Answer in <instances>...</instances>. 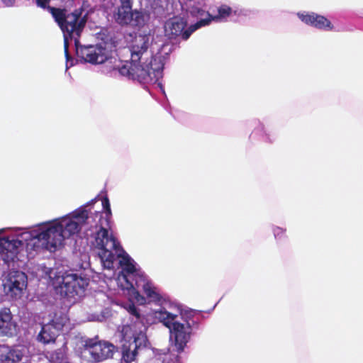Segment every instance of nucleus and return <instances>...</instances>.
<instances>
[{
    "label": "nucleus",
    "mask_w": 363,
    "mask_h": 363,
    "mask_svg": "<svg viewBox=\"0 0 363 363\" xmlns=\"http://www.w3.org/2000/svg\"><path fill=\"white\" fill-rule=\"evenodd\" d=\"M74 47L77 56L86 62L97 65L109 60V51L101 44L82 45L79 42Z\"/></svg>",
    "instance_id": "9b49d317"
},
{
    "label": "nucleus",
    "mask_w": 363,
    "mask_h": 363,
    "mask_svg": "<svg viewBox=\"0 0 363 363\" xmlns=\"http://www.w3.org/2000/svg\"><path fill=\"white\" fill-rule=\"evenodd\" d=\"M297 16L303 23L318 30L330 31L334 28L329 19L314 12L301 11L297 13Z\"/></svg>",
    "instance_id": "ddd939ff"
},
{
    "label": "nucleus",
    "mask_w": 363,
    "mask_h": 363,
    "mask_svg": "<svg viewBox=\"0 0 363 363\" xmlns=\"http://www.w3.org/2000/svg\"><path fill=\"white\" fill-rule=\"evenodd\" d=\"M101 204L104 211L89 212L88 203L65 216L40 223L30 230L21 228L0 229V253L4 262H14L23 246L27 250L41 247L55 252L66 239L73 238L84 227L86 236L94 239L91 242L98 250L103 268L111 272L121 267L115 279L116 284L121 289L133 287L130 279H133L135 262L109 233L112 213L108 199L103 198Z\"/></svg>",
    "instance_id": "f257e3e1"
},
{
    "label": "nucleus",
    "mask_w": 363,
    "mask_h": 363,
    "mask_svg": "<svg viewBox=\"0 0 363 363\" xmlns=\"http://www.w3.org/2000/svg\"><path fill=\"white\" fill-rule=\"evenodd\" d=\"M4 289L17 296L26 288L27 277L25 273L19 271H13L9 274L4 284Z\"/></svg>",
    "instance_id": "4468645a"
},
{
    "label": "nucleus",
    "mask_w": 363,
    "mask_h": 363,
    "mask_svg": "<svg viewBox=\"0 0 363 363\" xmlns=\"http://www.w3.org/2000/svg\"><path fill=\"white\" fill-rule=\"evenodd\" d=\"M124 308L129 313L130 323L122 327V359L127 363L135 361L138 350L146 346L147 338L143 317L132 302L126 303Z\"/></svg>",
    "instance_id": "20e7f679"
},
{
    "label": "nucleus",
    "mask_w": 363,
    "mask_h": 363,
    "mask_svg": "<svg viewBox=\"0 0 363 363\" xmlns=\"http://www.w3.org/2000/svg\"><path fill=\"white\" fill-rule=\"evenodd\" d=\"M207 23L206 20H199L196 23L184 29L186 21L182 18L174 16L164 23V34L169 39L180 37L182 40H186L195 30L206 26Z\"/></svg>",
    "instance_id": "1a4fd4ad"
},
{
    "label": "nucleus",
    "mask_w": 363,
    "mask_h": 363,
    "mask_svg": "<svg viewBox=\"0 0 363 363\" xmlns=\"http://www.w3.org/2000/svg\"><path fill=\"white\" fill-rule=\"evenodd\" d=\"M272 231L277 242H281L287 238L286 229L278 225H272Z\"/></svg>",
    "instance_id": "6ab92c4d"
},
{
    "label": "nucleus",
    "mask_w": 363,
    "mask_h": 363,
    "mask_svg": "<svg viewBox=\"0 0 363 363\" xmlns=\"http://www.w3.org/2000/svg\"><path fill=\"white\" fill-rule=\"evenodd\" d=\"M133 279L130 281L133 286L122 290H135L141 289L147 296L150 302L159 306L152 311L155 320L169 329V342L172 350L164 354L162 363H181L179 354L184 351L190 341L195 321L189 315L185 316L182 312L180 306L163 296L160 289L156 287L149 278L136 267L133 273Z\"/></svg>",
    "instance_id": "f03ea898"
},
{
    "label": "nucleus",
    "mask_w": 363,
    "mask_h": 363,
    "mask_svg": "<svg viewBox=\"0 0 363 363\" xmlns=\"http://www.w3.org/2000/svg\"><path fill=\"white\" fill-rule=\"evenodd\" d=\"M16 333V323L9 308L0 309V337H12Z\"/></svg>",
    "instance_id": "2eb2a0df"
},
{
    "label": "nucleus",
    "mask_w": 363,
    "mask_h": 363,
    "mask_svg": "<svg viewBox=\"0 0 363 363\" xmlns=\"http://www.w3.org/2000/svg\"><path fill=\"white\" fill-rule=\"evenodd\" d=\"M64 354L61 350H59L54 353L50 354L51 361L54 363H60V361L63 359Z\"/></svg>",
    "instance_id": "412c9836"
},
{
    "label": "nucleus",
    "mask_w": 363,
    "mask_h": 363,
    "mask_svg": "<svg viewBox=\"0 0 363 363\" xmlns=\"http://www.w3.org/2000/svg\"><path fill=\"white\" fill-rule=\"evenodd\" d=\"M23 357L22 350L4 345L0 347V363H20Z\"/></svg>",
    "instance_id": "dca6fc26"
},
{
    "label": "nucleus",
    "mask_w": 363,
    "mask_h": 363,
    "mask_svg": "<svg viewBox=\"0 0 363 363\" xmlns=\"http://www.w3.org/2000/svg\"><path fill=\"white\" fill-rule=\"evenodd\" d=\"M50 1V0H35V3L38 7H40L43 9H47L48 11V8L50 7L48 6Z\"/></svg>",
    "instance_id": "4be33fe9"
},
{
    "label": "nucleus",
    "mask_w": 363,
    "mask_h": 363,
    "mask_svg": "<svg viewBox=\"0 0 363 363\" xmlns=\"http://www.w3.org/2000/svg\"><path fill=\"white\" fill-rule=\"evenodd\" d=\"M173 45L168 43H158L154 36L139 33L128 48L130 60L118 66L119 74L140 83H156L163 77V69Z\"/></svg>",
    "instance_id": "7ed1b4c3"
},
{
    "label": "nucleus",
    "mask_w": 363,
    "mask_h": 363,
    "mask_svg": "<svg viewBox=\"0 0 363 363\" xmlns=\"http://www.w3.org/2000/svg\"><path fill=\"white\" fill-rule=\"evenodd\" d=\"M43 272L57 294L69 299L73 298L74 302L84 294L90 281L89 276L82 272L58 273L56 269L46 267H43Z\"/></svg>",
    "instance_id": "423d86ee"
},
{
    "label": "nucleus",
    "mask_w": 363,
    "mask_h": 363,
    "mask_svg": "<svg viewBox=\"0 0 363 363\" xmlns=\"http://www.w3.org/2000/svg\"><path fill=\"white\" fill-rule=\"evenodd\" d=\"M108 276L111 277V274H108H108H105V277H108Z\"/></svg>",
    "instance_id": "393cba45"
},
{
    "label": "nucleus",
    "mask_w": 363,
    "mask_h": 363,
    "mask_svg": "<svg viewBox=\"0 0 363 363\" xmlns=\"http://www.w3.org/2000/svg\"><path fill=\"white\" fill-rule=\"evenodd\" d=\"M84 353H88L92 361L99 362L113 357L116 347L106 341L87 339L84 341Z\"/></svg>",
    "instance_id": "f8f14e48"
},
{
    "label": "nucleus",
    "mask_w": 363,
    "mask_h": 363,
    "mask_svg": "<svg viewBox=\"0 0 363 363\" xmlns=\"http://www.w3.org/2000/svg\"><path fill=\"white\" fill-rule=\"evenodd\" d=\"M121 5L114 12L113 17L116 23L121 26H130L140 28L148 21V16L142 11L132 9V0H120Z\"/></svg>",
    "instance_id": "6e6552de"
},
{
    "label": "nucleus",
    "mask_w": 363,
    "mask_h": 363,
    "mask_svg": "<svg viewBox=\"0 0 363 363\" xmlns=\"http://www.w3.org/2000/svg\"><path fill=\"white\" fill-rule=\"evenodd\" d=\"M48 11L52 14L55 22L60 26L64 36V50L66 57V69L73 65V59L69 53L70 42L74 45L79 42V37L85 27L87 21V13L83 8L74 10L67 13L66 10L49 7Z\"/></svg>",
    "instance_id": "39448f33"
},
{
    "label": "nucleus",
    "mask_w": 363,
    "mask_h": 363,
    "mask_svg": "<svg viewBox=\"0 0 363 363\" xmlns=\"http://www.w3.org/2000/svg\"><path fill=\"white\" fill-rule=\"evenodd\" d=\"M0 2L6 8L14 7L16 4V0H0Z\"/></svg>",
    "instance_id": "5701e85b"
},
{
    "label": "nucleus",
    "mask_w": 363,
    "mask_h": 363,
    "mask_svg": "<svg viewBox=\"0 0 363 363\" xmlns=\"http://www.w3.org/2000/svg\"><path fill=\"white\" fill-rule=\"evenodd\" d=\"M67 320L65 315L55 313L48 323L41 325V329L36 337L37 340L44 345L54 342Z\"/></svg>",
    "instance_id": "9d476101"
},
{
    "label": "nucleus",
    "mask_w": 363,
    "mask_h": 363,
    "mask_svg": "<svg viewBox=\"0 0 363 363\" xmlns=\"http://www.w3.org/2000/svg\"><path fill=\"white\" fill-rule=\"evenodd\" d=\"M255 131L261 132L263 140L267 143H273L276 140L275 134L272 133L263 123H259Z\"/></svg>",
    "instance_id": "a211bd4d"
},
{
    "label": "nucleus",
    "mask_w": 363,
    "mask_h": 363,
    "mask_svg": "<svg viewBox=\"0 0 363 363\" xmlns=\"http://www.w3.org/2000/svg\"><path fill=\"white\" fill-rule=\"evenodd\" d=\"M252 14V11L249 9L240 7L238 6H233V17L244 18L248 17Z\"/></svg>",
    "instance_id": "aec40b11"
},
{
    "label": "nucleus",
    "mask_w": 363,
    "mask_h": 363,
    "mask_svg": "<svg viewBox=\"0 0 363 363\" xmlns=\"http://www.w3.org/2000/svg\"><path fill=\"white\" fill-rule=\"evenodd\" d=\"M229 18L233 20V6L230 7L226 4H222L218 8V13L216 15L211 16L208 12L206 18H201V20L208 21L206 23V26H208L213 21L216 22H225L227 21Z\"/></svg>",
    "instance_id": "f3484780"
},
{
    "label": "nucleus",
    "mask_w": 363,
    "mask_h": 363,
    "mask_svg": "<svg viewBox=\"0 0 363 363\" xmlns=\"http://www.w3.org/2000/svg\"><path fill=\"white\" fill-rule=\"evenodd\" d=\"M104 318L103 315H91L88 319L89 321H102Z\"/></svg>",
    "instance_id": "b1692460"
},
{
    "label": "nucleus",
    "mask_w": 363,
    "mask_h": 363,
    "mask_svg": "<svg viewBox=\"0 0 363 363\" xmlns=\"http://www.w3.org/2000/svg\"><path fill=\"white\" fill-rule=\"evenodd\" d=\"M179 4L174 5V0H153L151 10L156 17L167 14H179V11L187 16L189 15L201 20L206 18L205 0H178Z\"/></svg>",
    "instance_id": "0eeeda50"
}]
</instances>
